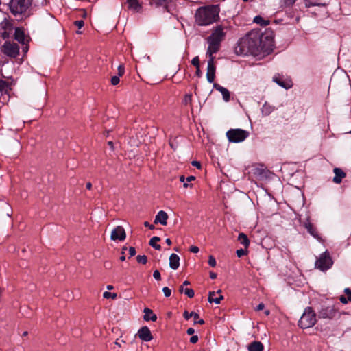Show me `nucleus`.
I'll return each mask as SVG.
<instances>
[{"label": "nucleus", "mask_w": 351, "mask_h": 351, "mask_svg": "<svg viewBox=\"0 0 351 351\" xmlns=\"http://www.w3.org/2000/svg\"><path fill=\"white\" fill-rule=\"evenodd\" d=\"M272 47L271 37L261 34L258 32H251L239 40L235 47V52L243 56H264L272 50Z\"/></svg>", "instance_id": "obj_1"}, {"label": "nucleus", "mask_w": 351, "mask_h": 351, "mask_svg": "<svg viewBox=\"0 0 351 351\" xmlns=\"http://www.w3.org/2000/svg\"><path fill=\"white\" fill-rule=\"evenodd\" d=\"M219 8L217 5H207L199 8L195 14V23L198 26H208L219 18Z\"/></svg>", "instance_id": "obj_2"}, {"label": "nucleus", "mask_w": 351, "mask_h": 351, "mask_svg": "<svg viewBox=\"0 0 351 351\" xmlns=\"http://www.w3.org/2000/svg\"><path fill=\"white\" fill-rule=\"evenodd\" d=\"M226 27L222 25H218L213 29V32L207 38L208 47L207 49V55L211 56L216 53L220 49L221 43L226 36Z\"/></svg>", "instance_id": "obj_3"}, {"label": "nucleus", "mask_w": 351, "mask_h": 351, "mask_svg": "<svg viewBox=\"0 0 351 351\" xmlns=\"http://www.w3.org/2000/svg\"><path fill=\"white\" fill-rule=\"evenodd\" d=\"M317 322L316 314L311 307L304 309L299 322L298 326L302 328L313 327Z\"/></svg>", "instance_id": "obj_4"}, {"label": "nucleus", "mask_w": 351, "mask_h": 351, "mask_svg": "<svg viewBox=\"0 0 351 351\" xmlns=\"http://www.w3.org/2000/svg\"><path fill=\"white\" fill-rule=\"evenodd\" d=\"M32 3V0H11L10 9L14 15L22 14L27 11Z\"/></svg>", "instance_id": "obj_5"}, {"label": "nucleus", "mask_w": 351, "mask_h": 351, "mask_svg": "<svg viewBox=\"0 0 351 351\" xmlns=\"http://www.w3.org/2000/svg\"><path fill=\"white\" fill-rule=\"evenodd\" d=\"M249 136V132L242 129H230L226 132V136L231 143H241Z\"/></svg>", "instance_id": "obj_6"}, {"label": "nucleus", "mask_w": 351, "mask_h": 351, "mask_svg": "<svg viewBox=\"0 0 351 351\" xmlns=\"http://www.w3.org/2000/svg\"><path fill=\"white\" fill-rule=\"evenodd\" d=\"M333 264V261L327 252L322 254L315 262V267L321 271H326L330 269Z\"/></svg>", "instance_id": "obj_7"}, {"label": "nucleus", "mask_w": 351, "mask_h": 351, "mask_svg": "<svg viewBox=\"0 0 351 351\" xmlns=\"http://www.w3.org/2000/svg\"><path fill=\"white\" fill-rule=\"evenodd\" d=\"M1 51L9 57L15 58L19 55V47L14 42L5 41L1 47Z\"/></svg>", "instance_id": "obj_8"}, {"label": "nucleus", "mask_w": 351, "mask_h": 351, "mask_svg": "<svg viewBox=\"0 0 351 351\" xmlns=\"http://www.w3.org/2000/svg\"><path fill=\"white\" fill-rule=\"evenodd\" d=\"M209 60L208 61L206 78L208 82L213 83L215 78L216 73V65L215 63V57L213 55L208 56Z\"/></svg>", "instance_id": "obj_9"}, {"label": "nucleus", "mask_w": 351, "mask_h": 351, "mask_svg": "<svg viewBox=\"0 0 351 351\" xmlns=\"http://www.w3.org/2000/svg\"><path fill=\"white\" fill-rule=\"evenodd\" d=\"M125 231L121 226H118L114 228L111 232L110 239L113 241H123L125 239Z\"/></svg>", "instance_id": "obj_10"}, {"label": "nucleus", "mask_w": 351, "mask_h": 351, "mask_svg": "<svg viewBox=\"0 0 351 351\" xmlns=\"http://www.w3.org/2000/svg\"><path fill=\"white\" fill-rule=\"evenodd\" d=\"M274 82H275L276 84H278L279 86L286 88L289 89L292 87L293 83L291 79L289 78H284L283 76H281L280 75H276L273 77Z\"/></svg>", "instance_id": "obj_11"}, {"label": "nucleus", "mask_w": 351, "mask_h": 351, "mask_svg": "<svg viewBox=\"0 0 351 351\" xmlns=\"http://www.w3.org/2000/svg\"><path fill=\"white\" fill-rule=\"evenodd\" d=\"M337 315V310L334 306H328L322 308L319 312V317L323 319H332Z\"/></svg>", "instance_id": "obj_12"}, {"label": "nucleus", "mask_w": 351, "mask_h": 351, "mask_svg": "<svg viewBox=\"0 0 351 351\" xmlns=\"http://www.w3.org/2000/svg\"><path fill=\"white\" fill-rule=\"evenodd\" d=\"M138 335L139 338L145 341H149L153 338L150 330L147 326L142 327L138 330Z\"/></svg>", "instance_id": "obj_13"}, {"label": "nucleus", "mask_w": 351, "mask_h": 351, "mask_svg": "<svg viewBox=\"0 0 351 351\" xmlns=\"http://www.w3.org/2000/svg\"><path fill=\"white\" fill-rule=\"evenodd\" d=\"M183 317L186 320L189 319L191 317H193L194 324H204V321L202 319H199V315L195 312H191L189 313L187 311H184L183 313Z\"/></svg>", "instance_id": "obj_14"}, {"label": "nucleus", "mask_w": 351, "mask_h": 351, "mask_svg": "<svg viewBox=\"0 0 351 351\" xmlns=\"http://www.w3.org/2000/svg\"><path fill=\"white\" fill-rule=\"evenodd\" d=\"M221 291L219 290L217 292L212 291L209 293L208 295V301L212 303L215 302V304H219L221 301L223 299V295L221 294Z\"/></svg>", "instance_id": "obj_15"}, {"label": "nucleus", "mask_w": 351, "mask_h": 351, "mask_svg": "<svg viewBox=\"0 0 351 351\" xmlns=\"http://www.w3.org/2000/svg\"><path fill=\"white\" fill-rule=\"evenodd\" d=\"M167 219L168 215L167 214V213L163 210H160L156 215L154 223H160V224L165 226L167 225Z\"/></svg>", "instance_id": "obj_16"}, {"label": "nucleus", "mask_w": 351, "mask_h": 351, "mask_svg": "<svg viewBox=\"0 0 351 351\" xmlns=\"http://www.w3.org/2000/svg\"><path fill=\"white\" fill-rule=\"evenodd\" d=\"M14 38L20 43L25 45L26 43L27 39L25 35L24 31L20 28L17 27L15 29L14 32Z\"/></svg>", "instance_id": "obj_17"}, {"label": "nucleus", "mask_w": 351, "mask_h": 351, "mask_svg": "<svg viewBox=\"0 0 351 351\" xmlns=\"http://www.w3.org/2000/svg\"><path fill=\"white\" fill-rule=\"evenodd\" d=\"M213 87L214 88H215L217 90L219 91L221 93L225 101H228L230 100V93L227 88L221 86V85L217 83L213 84Z\"/></svg>", "instance_id": "obj_18"}, {"label": "nucleus", "mask_w": 351, "mask_h": 351, "mask_svg": "<svg viewBox=\"0 0 351 351\" xmlns=\"http://www.w3.org/2000/svg\"><path fill=\"white\" fill-rule=\"evenodd\" d=\"M276 109V108L274 106H272L267 102H265V104L263 105V106L261 108V113L265 117L269 116Z\"/></svg>", "instance_id": "obj_19"}, {"label": "nucleus", "mask_w": 351, "mask_h": 351, "mask_svg": "<svg viewBox=\"0 0 351 351\" xmlns=\"http://www.w3.org/2000/svg\"><path fill=\"white\" fill-rule=\"evenodd\" d=\"M170 267L174 270L177 269L180 266V258L176 254H172L169 257Z\"/></svg>", "instance_id": "obj_20"}, {"label": "nucleus", "mask_w": 351, "mask_h": 351, "mask_svg": "<svg viewBox=\"0 0 351 351\" xmlns=\"http://www.w3.org/2000/svg\"><path fill=\"white\" fill-rule=\"evenodd\" d=\"M248 351H263L264 346L260 341H254L247 346Z\"/></svg>", "instance_id": "obj_21"}, {"label": "nucleus", "mask_w": 351, "mask_h": 351, "mask_svg": "<svg viewBox=\"0 0 351 351\" xmlns=\"http://www.w3.org/2000/svg\"><path fill=\"white\" fill-rule=\"evenodd\" d=\"M334 173L335 177L333 178V181L337 184H339L342 179L346 176V173L339 168H335Z\"/></svg>", "instance_id": "obj_22"}, {"label": "nucleus", "mask_w": 351, "mask_h": 351, "mask_svg": "<svg viewBox=\"0 0 351 351\" xmlns=\"http://www.w3.org/2000/svg\"><path fill=\"white\" fill-rule=\"evenodd\" d=\"M144 319L146 321H156L157 319L156 315L153 313V311L149 308H145L144 309Z\"/></svg>", "instance_id": "obj_23"}, {"label": "nucleus", "mask_w": 351, "mask_h": 351, "mask_svg": "<svg viewBox=\"0 0 351 351\" xmlns=\"http://www.w3.org/2000/svg\"><path fill=\"white\" fill-rule=\"evenodd\" d=\"M344 293L346 296L341 295L339 297V300L343 304H347L348 302L351 301V289L349 288H346Z\"/></svg>", "instance_id": "obj_24"}, {"label": "nucleus", "mask_w": 351, "mask_h": 351, "mask_svg": "<svg viewBox=\"0 0 351 351\" xmlns=\"http://www.w3.org/2000/svg\"><path fill=\"white\" fill-rule=\"evenodd\" d=\"M127 3H128L129 8L132 9L134 11L138 12L141 8V5L138 0H127Z\"/></svg>", "instance_id": "obj_25"}, {"label": "nucleus", "mask_w": 351, "mask_h": 351, "mask_svg": "<svg viewBox=\"0 0 351 351\" xmlns=\"http://www.w3.org/2000/svg\"><path fill=\"white\" fill-rule=\"evenodd\" d=\"M238 241L245 247V249L248 247L250 245V241L245 234L240 233L238 237Z\"/></svg>", "instance_id": "obj_26"}, {"label": "nucleus", "mask_w": 351, "mask_h": 351, "mask_svg": "<svg viewBox=\"0 0 351 351\" xmlns=\"http://www.w3.org/2000/svg\"><path fill=\"white\" fill-rule=\"evenodd\" d=\"M305 228L307 229L308 232L313 237H314L315 238H317V239L319 238V235H318L317 231L316 228L313 226V225L311 223H310V222L306 223Z\"/></svg>", "instance_id": "obj_27"}, {"label": "nucleus", "mask_w": 351, "mask_h": 351, "mask_svg": "<svg viewBox=\"0 0 351 351\" xmlns=\"http://www.w3.org/2000/svg\"><path fill=\"white\" fill-rule=\"evenodd\" d=\"M254 22L257 24L261 25V26H264V27H265L269 24V21L265 20L260 16H255L254 19Z\"/></svg>", "instance_id": "obj_28"}, {"label": "nucleus", "mask_w": 351, "mask_h": 351, "mask_svg": "<svg viewBox=\"0 0 351 351\" xmlns=\"http://www.w3.org/2000/svg\"><path fill=\"white\" fill-rule=\"evenodd\" d=\"M160 240V239L158 237H154L149 241V245L155 248L156 250H160L161 247L157 243Z\"/></svg>", "instance_id": "obj_29"}, {"label": "nucleus", "mask_w": 351, "mask_h": 351, "mask_svg": "<svg viewBox=\"0 0 351 351\" xmlns=\"http://www.w3.org/2000/svg\"><path fill=\"white\" fill-rule=\"evenodd\" d=\"M192 102V94L191 93H187L184 95L183 99V103L185 105L191 104Z\"/></svg>", "instance_id": "obj_30"}, {"label": "nucleus", "mask_w": 351, "mask_h": 351, "mask_svg": "<svg viewBox=\"0 0 351 351\" xmlns=\"http://www.w3.org/2000/svg\"><path fill=\"white\" fill-rule=\"evenodd\" d=\"M117 293H110L108 291H105L103 293V297L106 299L112 298V299H116L117 298Z\"/></svg>", "instance_id": "obj_31"}, {"label": "nucleus", "mask_w": 351, "mask_h": 351, "mask_svg": "<svg viewBox=\"0 0 351 351\" xmlns=\"http://www.w3.org/2000/svg\"><path fill=\"white\" fill-rule=\"evenodd\" d=\"M184 293L186 294L189 298H193L194 296V291L191 288H185Z\"/></svg>", "instance_id": "obj_32"}, {"label": "nucleus", "mask_w": 351, "mask_h": 351, "mask_svg": "<svg viewBox=\"0 0 351 351\" xmlns=\"http://www.w3.org/2000/svg\"><path fill=\"white\" fill-rule=\"evenodd\" d=\"M136 260L138 263H142V264H145L147 261V258L146 256L145 255H138L137 257H136Z\"/></svg>", "instance_id": "obj_33"}, {"label": "nucleus", "mask_w": 351, "mask_h": 351, "mask_svg": "<svg viewBox=\"0 0 351 351\" xmlns=\"http://www.w3.org/2000/svg\"><path fill=\"white\" fill-rule=\"evenodd\" d=\"M208 264H209V265H210L213 267L216 266L217 263H216V260L214 258V256H213L211 255L209 256V257H208Z\"/></svg>", "instance_id": "obj_34"}, {"label": "nucleus", "mask_w": 351, "mask_h": 351, "mask_svg": "<svg viewBox=\"0 0 351 351\" xmlns=\"http://www.w3.org/2000/svg\"><path fill=\"white\" fill-rule=\"evenodd\" d=\"M185 180H186V179H185V178H184V176H181L180 177V181L181 182H183V183H184L183 186H184V188H186H186H188V187L192 188L193 185H192V184H188L187 182H185Z\"/></svg>", "instance_id": "obj_35"}, {"label": "nucleus", "mask_w": 351, "mask_h": 351, "mask_svg": "<svg viewBox=\"0 0 351 351\" xmlns=\"http://www.w3.org/2000/svg\"><path fill=\"white\" fill-rule=\"evenodd\" d=\"M8 88V83L4 80H0V91L5 90Z\"/></svg>", "instance_id": "obj_36"}, {"label": "nucleus", "mask_w": 351, "mask_h": 351, "mask_svg": "<svg viewBox=\"0 0 351 351\" xmlns=\"http://www.w3.org/2000/svg\"><path fill=\"white\" fill-rule=\"evenodd\" d=\"M247 250L245 249H239L237 250L236 253L238 257H241L247 254Z\"/></svg>", "instance_id": "obj_37"}, {"label": "nucleus", "mask_w": 351, "mask_h": 351, "mask_svg": "<svg viewBox=\"0 0 351 351\" xmlns=\"http://www.w3.org/2000/svg\"><path fill=\"white\" fill-rule=\"evenodd\" d=\"M191 63L193 65H194L195 67H199V57L198 56H195L194 57L192 60H191Z\"/></svg>", "instance_id": "obj_38"}, {"label": "nucleus", "mask_w": 351, "mask_h": 351, "mask_svg": "<svg viewBox=\"0 0 351 351\" xmlns=\"http://www.w3.org/2000/svg\"><path fill=\"white\" fill-rule=\"evenodd\" d=\"M162 291L165 297H169L171 295V291L167 287H164Z\"/></svg>", "instance_id": "obj_39"}, {"label": "nucleus", "mask_w": 351, "mask_h": 351, "mask_svg": "<svg viewBox=\"0 0 351 351\" xmlns=\"http://www.w3.org/2000/svg\"><path fill=\"white\" fill-rule=\"evenodd\" d=\"M119 82H120L119 76H113L111 78V83L112 85H117L119 83Z\"/></svg>", "instance_id": "obj_40"}, {"label": "nucleus", "mask_w": 351, "mask_h": 351, "mask_svg": "<svg viewBox=\"0 0 351 351\" xmlns=\"http://www.w3.org/2000/svg\"><path fill=\"white\" fill-rule=\"evenodd\" d=\"M125 69L123 65L121 64L118 67V75L119 76H122L124 74Z\"/></svg>", "instance_id": "obj_41"}, {"label": "nucleus", "mask_w": 351, "mask_h": 351, "mask_svg": "<svg viewBox=\"0 0 351 351\" xmlns=\"http://www.w3.org/2000/svg\"><path fill=\"white\" fill-rule=\"evenodd\" d=\"M297 0H282L284 4L287 6H291L295 3Z\"/></svg>", "instance_id": "obj_42"}, {"label": "nucleus", "mask_w": 351, "mask_h": 351, "mask_svg": "<svg viewBox=\"0 0 351 351\" xmlns=\"http://www.w3.org/2000/svg\"><path fill=\"white\" fill-rule=\"evenodd\" d=\"M153 276L157 280H160L161 279L160 274L158 270H155L154 271Z\"/></svg>", "instance_id": "obj_43"}, {"label": "nucleus", "mask_w": 351, "mask_h": 351, "mask_svg": "<svg viewBox=\"0 0 351 351\" xmlns=\"http://www.w3.org/2000/svg\"><path fill=\"white\" fill-rule=\"evenodd\" d=\"M75 25H76L79 29H81L84 26V21L82 20L76 21L74 23Z\"/></svg>", "instance_id": "obj_44"}, {"label": "nucleus", "mask_w": 351, "mask_h": 351, "mask_svg": "<svg viewBox=\"0 0 351 351\" xmlns=\"http://www.w3.org/2000/svg\"><path fill=\"white\" fill-rule=\"evenodd\" d=\"M198 341V336L197 335H193L190 338V342L192 343H195Z\"/></svg>", "instance_id": "obj_45"}, {"label": "nucleus", "mask_w": 351, "mask_h": 351, "mask_svg": "<svg viewBox=\"0 0 351 351\" xmlns=\"http://www.w3.org/2000/svg\"><path fill=\"white\" fill-rule=\"evenodd\" d=\"M129 254L130 256H133L136 254V250L134 247H129Z\"/></svg>", "instance_id": "obj_46"}, {"label": "nucleus", "mask_w": 351, "mask_h": 351, "mask_svg": "<svg viewBox=\"0 0 351 351\" xmlns=\"http://www.w3.org/2000/svg\"><path fill=\"white\" fill-rule=\"evenodd\" d=\"M199 247L197 246H191L190 248V251L192 253H197L199 252Z\"/></svg>", "instance_id": "obj_47"}, {"label": "nucleus", "mask_w": 351, "mask_h": 351, "mask_svg": "<svg viewBox=\"0 0 351 351\" xmlns=\"http://www.w3.org/2000/svg\"><path fill=\"white\" fill-rule=\"evenodd\" d=\"M144 226H145V227H148V228H149V229H151V230H153V229L154 228V225L150 224V223H149V222H147V221H145V222L144 223Z\"/></svg>", "instance_id": "obj_48"}, {"label": "nucleus", "mask_w": 351, "mask_h": 351, "mask_svg": "<svg viewBox=\"0 0 351 351\" xmlns=\"http://www.w3.org/2000/svg\"><path fill=\"white\" fill-rule=\"evenodd\" d=\"M195 178L193 176H189L186 179V182H187L189 184V183H190V182L195 180Z\"/></svg>", "instance_id": "obj_49"}, {"label": "nucleus", "mask_w": 351, "mask_h": 351, "mask_svg": "<svg viewBox=\"0 0 351 351\" xmlns=\"http://www.w3.org/2000/svg\"><path fill=\"white\" fill-rule=\"evenodd\" d=\"M265 308V305L263 303H260L257 307H256V311H261V310H263V308Z\"/></svg>", "instance_id": "obj_50"}, {"label": "nucleus", "mask_w": 351, "mask_h": 351, "mask_svg": "<svg viewBox=\"0 0 351 351\" xmlns=\"http://www.w3.org/2000/svg\"><path fill=\"white\" fill-rule=\"evenodd\" d=\"M192 165L195 167H196L197 168L199 169L201 167V165L199 162L197 161H193L192 162Z\"/></svg>", "instance_id": "obj_51"}, {"label": "nucleus", "mask_w": 351, "mask_h": 351, "mask_svg": "<svg viewBox=\"0 0 351 351\" xmlns=\"http://www.w3.org/2000/svg\"><path fill=\"white\" fill-rule=\"evenodd\" d=\"M195 332V330L192 328H188L187 330V334L189 335H193V333Z\"/></svg>", "instance_id": "obj_52"}, {"label": "nucleus", "mask_w": 351, "mask_h": 351, "mask_svg": "<svg viewBox=\"0 0 351 351\" xmlns=\"http://www.w3.org/2000/svg\"><path fill=\"white\" fill-rule=\"evenodd\" d=\"M196 75H197L198 77H201V75H202V71H201V70H200L199 66V67H196Z\"/></svg>", "instance_id": "obj_53"}, {"label": "nucleus", "mask_w": 351, "mask_h": 351, "mask_svg": "<svg viewBox=\"0 0 351 351\" xmlns=\"http://www.w3.org/2000/svg\"><path fill=\"white\" fill-rule=\"evenodd\" d=\"M210 277L212 279H215L217 278V274H215L214 272H210Z\"/></svg>", "instance_id": "obj_54"}, {"label": "nucleus", "mask_w": 351, "mask_h": 351, "mask_svg": "<svg viewBox=\"0 0 351 351\" xmlns=\"http://www.w3.org/2000/svg\"><path fill=\"white\" fill-rule=\"evenodd\" d=\"M166 243L168 245H171V241L170 239H167L166 241H165Z\"/></svg>", "instance_id": "obj_55"}, {"label": "nucleus", "mask_w": 351, "mask_h": 351, "mask_svg": "<svg viewBox=\"0 0 351 351\" xmlns=\"http://www.w3.org/2000/svg\"><path fill=\"white\" fill-rule=\"evenodd\" d=\"M91 187H92V184H91V183H90V182H88V183H86V188H87L88 189H89V190H90V189H91Z\"/></svg>", "instance_id": "obj_56"}, {"label": "nucleus", "mask_w": 351, "mask_h": 351, "mask_svg": "<svg viewBox=\"0 0 351 351\" xmlns=\"http://www.w3.org/2000/svg\"><path fill=\"white\" fill-rule=\"evenodd\" d=\"M27 50H28V47H27V45H25V46H24V47H23V51L24 52H27Z\"/></svg>", "instance_id": "obj_57"}, {"label": "nucleus", "mask_w": 351, "mask_h": 351, "mask_svg": "<svg viewBox=\"0 0 351 351\" xmlns=\"http://www.w3.org/2000/svg\"><path fill=\"white\" fill-rule=\"evenodd\" d=\"M184 289H185L183 287V286H181L179 289V291L180 293H184Z\"/></svg>", "instance_id": "obj_58"}, {"label": "nucleus", "mask_w": 351, "mask_h": 351, "mask_svg": "<svg viewBox=\"0 0 351 351\" xmlns=\"http://www.w3.org/2000/svg\"><path fill=\"white\" fill-rule=\"evenodd\" d=\"M264 313L265 315L268 316L270 314V311L269 310H265Z\"/></svg>", "instance_id": "obj_59"}, {"label": "nucleus", "mask_w": 351, "mask_h": 351, "mask_svg": "<svg viewBox=\"0 0 351 351\" xmlns=\"http://www.w3.org/2000/svg\"><path fill=\"white\" fill-rule=\"evenodd\" d=\"M190 285V282L188 281V280H186L183 282V285L186 286V285Z\"/></svg>", "instance_id": "obj_60"}, {"label": "nucleus", "mask_w": 351, "mask_h": 351, "mask_svg": "<svg viewBox=\"0 0 351 351\" xmlns=\"http://www.w3.org/2000/svg\"><path fill=\"white\" fill-rule=\"evenodd\" d=\"M107 289H108V290H111V289H113V286H112V285H108V286H107Z\"/></svg>", "instance_id": "obj_61"}, {"label": "nucleus", "mask_w": 351, "mask_h": 351, "mask_svg": "<svg viewBox=\"0 0 351 351\" xmlns=\"http://www.w3.org/2000/svg\"><path fill=\"white\" fill-rule=\"evenodd\" d=\"M125 256H121V257H120V260H121V261H125Z\"/></svg>", "instance_id": "obj_62"}, {"label": "nucleus", "mask_w": 351, "mask_h": 351, "mask_svg": "<svg viewBox=\"0 0 351 351\" xmlns=\"http://www.w3.org/2000/svg\"><path fill=\"white\" fill-rule=\"evenodd\" d=\"M108 144H109L110 145H112V142H111V141H110V142L108 143Z\"/></svg>", "instance_id": "obj_63"}, {"label": "nucleus", "mask_w": 351, "mask_h": 351, "mask_svg": "<svg viewBox=\"0 0 351 351\" xmlns=\"http://www.w3.org/2000/svg\"><path fill=\"white\" fill-rule=\"evenodd\" d=\"M77 34H81L82 32L80 31L77 32Z\"/></svg>", "instance_id": "obj_64"}]
</instances>
